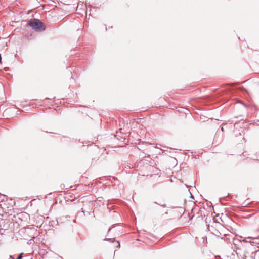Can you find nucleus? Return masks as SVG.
Returning <instances> with one entry per match:
<instances>
[{
  "mask_svg": "<svg viewBox=\"0 0 259 259\" xmlns=\"http://www.w3.org/2000/svg\"><path fill=\"white\" fill-rule=\"evenodd\" d=\"M247 238H252V239H255V238H253V237H248Z\"/></svg>",
  "mask_w": 259,
  "mask_h": 259,
  "instance_id": "obj_4",
  "label": "nucleus"
},
{
  "mask_svg": "<svg viewBox=\"0 0 259 259\" xmlns=\"http://www.w3.org/2000/svg\"><path fill=\"white\" fill-rule=\"evenodd\" d=\"M28 24L36 31H41L46 29L45 25L38 19H30Z\"/></svg>",
  "mask_w": 259,
  "mask_h": 259,
  "instance_id": "obj_1",
  "label": "nucleus"
},
{
  "mask_svg": "<svg viewBox=\"0 0 259 259\" xmlns=\"http://www.w3.org/2000/svg\"><path fill=\"white\" fill-rule=\"evenodd\" d=\"M120 246V243L118 241H112L109 244V247L112 249H114L116 248L119 247Z\"/></svg>",
  "mask_w": 259,
  "mask_h": 259,
  "instance_id": "obj_2",
  "label": "nucleus"
},
{
  "mask_svg": "<svg viewBox=\"0 0 259 259\" xmlns=\"http://www.w3.org/2000/svg\"><path fill=\"white\" fill-rule=\"evenodd\" d=\"M22 253L20 254L18 257H17V258L16 259H22Z\"/></svg>",
  "mask_w": 259,
  "mask_h": 259,
  "instance_id": "obj_3",
  "label": "nucleus"
}]
</instances>
